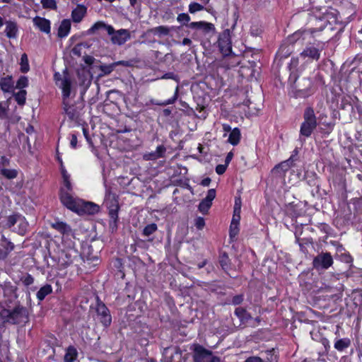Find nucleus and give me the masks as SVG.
Returning a JSON list of instances; mask_svg holds the SVG:
<instances>
[{
  "label": "nucleus",
  "instance_id": "7ed1b4c3",
  "mask_svg": "<svg viewBox=\"0 0 362 362\" xmlns=\"http://www.w3.org/2000/svg\"><path fill=\"white\" fill-rule=\"evenodd\" d=\"M312 81L308 78H297L291 90L296 98H305L315 93Z\"/></svg>",
  "mask_w": 362,
  "mask_h": 362
},
{
  "label": "nucleus",
  "instance_id": "2f4dec72",
  "mask_svg": "<svg viewBox=\"0 0 362 362\" xmlns=\"http://www.w3.org/2000/svg\"><path fill=\"white\" fill-rule=\"evenodd\" d=\"M211 205L212 202L204 198L199 204V210L200 212L205 214L208 212Z\"/></svg>",
  "mask_w": 362,
  "mask_h": 362
},
{
  "label": "nucleus",
  "instance_id": "6e6552de",
  "mask_svg": "<svg viewBox=\"0 0 362 362\" xmlns=\"http://www.w3.org/2000/svg\"><path fill=\"white\" fill-rule=\"evenodd\" d=\"M60 199L67 209L74 212L76 211L81 202L80 199L74 198L70 193L64 190L61 191Z\"/></svg>",
  "mask_w": 362,
  "mask_h": 362
},
{
  "label": "nucleus",
  "instance_id": "393cba45",
  "mask_svg": "<svg viewBox=\"0 0 362 362\" xmlns=\"http://www.w3.org/2000/svg\"><path fill=\"white\" fill-rule=\"evenodd\" d=\"M18 32V28L16 23L12 21L6 22L5 33L8 38H15Z\"/></svg>",
  "mask_w": 362,
  "mask_h": 362
},
{
  "label": "nucleus",
  "instance_id": "473e14b6",
  "mask_svg": "<svg viewBox=\"0 0 362 362\" xmlns=\"http://www.w3.org/2000/svg\"><path fill=\"white\" fill-rule=\"evenodd\" d=\"M17 223H18V227H19L18 233L21 235H23L27 230V227H28L27 221H25V219L23 216L20 215Z\"/></svg>",
  "mask_w": 362,
  "mask_h": 362
},
{
  "label": "nucleus",
  "instance_id": "09e8293b",
  "mask_svg": "<svg viewBox=\"0 0 362 362\" xmlns=\"http://www.w3.org/2000/svg\"><path fill=\"white\" fill-rule=\"evenodd\" d=\"M177 21L184 25H186L190 21V17L188 14L182 13H180L177 17Z\"/></svg>",
  "mask_w": 362,
  "mask_h": 362
},
{
  "label": "nucleus",
  "instance_id": "a18cd8bd",
  "mask_svg": "<svg viewBox=\"0 0 362 362\" xmlns=\"http://www.w3.org/2000/svg\"><path fill=\"white\" fill-rule=\"evenodd\" d=\"M153 32L160 35H167L170 33V29L166 26L160 25L155 28Z\"/></svg>",
  "mask_w": 362,
  "mask_h": 362
},
{
  "label": "nucleus",
  "instance_id": "052dcab7",
  "mask_svg": "<svg viewBox=\"0 0 362 362\" xmlns=\"http://www.w3.org/2000/svg\"><path fill=\"white\" fill-rule=\"evenodd\" d=\"M77 136L76 134H71V138L70 141V145L73 148H76L77 146Z\"/></svg>",
  "mask_w": 362,
  "mask_h": 362
},
{
  "label": "nucleus",
  "instance_id": "f704fd0d",
  "mask_svg": "<svg viewBox=\"0 0 362 362\" xmlns=\"http://www.w3.org/2000/svg\"><path fill=\"white\" fill-rule=\"evenodd\" d=\"M1 173L2 175H4L5 177L8 179H13L16 177L18 175L17 170L14 169H6V168H1Z\"/></svg>",
  "mask_w": 362,
  "mask_h": 362
},
{
  "label": "nucleus",
  "instance_id": "e2e57ef3",
  "mask_svg": "<svg viewBox=\"0 0 362 362\" xmlns=\"http://www.w3.org/2000/svg\"><path fill=\"white\" fill-rule=\"evenodd\" d=\"M33 282H34V279L30 275H28L23 279V283L26 286H29V285L32 284Z\"/></svg>",
  "mask_w": 362,
  "mask_h": 362
},
{
  "label": "nucleus",
  "instance_id": "1a4fd4ad",
  "mask_svg": "<svg viewBox=\"0 0 362 362\" xmlns=\"http://www.w3.org/2000/svg\"><path fill=\"white\" fill-rule=\"evenodd\" d=\"M109 35H111L112 43L119 46L124 45L131 37L129 31L127 29L115 30L113 28L112 32Z\"/></svg>",
  "mask_w": 362,
  "mask_h": 362
},
{
  "label": "nucleus",
  "instance_id": "4be33fe9",
  "mask_svg": "<svg viewBox=\"0 0 362 362\" xmlns=\"http://www.w3.org/2000/svg\"><path fill=\"white\" fill-rule=\"evenodd\" d=\"M104 29L108 34H111L113 30V27L110 25L105 24L104 22L98 21L92 25L90 28L88 30V34H93L97 30Z\"/></svg>",
  "mask_w": 362,
  "mask_h": 362
},
{
  "label": "nucleus",
  "instance_id": "39448f33",
  "mask_svg": "<svg viewBox=\"0 0 362 362\" xmlns=\"http://www.w3.org/2000/svg\"><path fill=\"white\" fill-rule=\"evenodd\" d=\"M95 319L98 320L105 327H107L112 322V317L107 307L97 298V303L95 308Z\"/></svg>",
  "mask_w": 362,
  "mask_h": 362
},
{
  "label": "nucleus",
  "instance_id": "69168bd1",
  "mask_svg": "<svg viewBox=\"0 0 362 362\" xmlns=\"http://www.w3.org/2000/svg\"><path fill=\"white\" fill-rule=\"evenodd\" d=\"M83 133L84 134L85 138L86 139V141L88 142V144L90 145H92L93 143H92L91 139L89 137L88 130L85 128H83Z\"/></svg>",
  "mask_w": 362,
  "mask_h": 362
},
{
  "label": "nucleus",
  "instance_id": "6e6d98bb",
  "mask_svg": "<svg viewBox=\"0 0 362 362\" xmlns=\"http://www.w3.org/2000/svg\"><path fill=\"white\" fill-rule=\"evenodd\" d=\"M227 166L226 164L224 165H222V164H220V165H218L216 168V172L218 175H222L223 174L226 170V168H227Z\"/></svg>",
  "mask_w": 362,
  "mask_h": 362
},
{
  "label": "nucleus",
  "instance_id": "13d9d810",
  "mask_svg": "<svg viewBox=\"0 0 362 362\" xmlns=\"http://www.w3.org/2000/svg\"><path fill=\"white\" fill-rule=\"evenodd\" d=\"M162 78H165V79H173V80H175V81H178V78L176 75H175L172 72H168V73H166L163 76H162Z\"/></svg>",
  "mask_w": 362,
  "mask_h": 362
},
{
  "label": "nucleus",
  "instance_id": "0eeeda50",
  "mask_svg": "<svg viewBox=\"0 0 362 362\" xmlns=\"http://www.w3.org/2000/svg\"><path fill=\"white\" fill-rule=\"evenodd\" d=\"M221 52L225 55H229L232 52V45L229 30H224L219 36L218 40Z\"/></svg>",
  "mask_w": 362,
  "mask_h": 362
},
{
  "label": "nucleus",
  "instance_id": "ddd939ff",
  "mask_svg": "<svg viewBox=\"0 0 362 362\" xmlns=\"http://www.w3.org/2000/svg\"><path fill=\"white\" fill-rule=\"evenodd\" d=\"M64 111L71 120H77L80 116L81 109L74 105H69L63 100Z\"/></svg>",
  "mask_w": 362,
  "mask_h": 362
},
{
  "label": "nucleus",
  "instance_id": "dca6fc26",
  "mask_svg": "<svg viewBox=\"0 0 362 362\" xmlns=\"http://www.w3.org/2000/svg\"><path fill=\"white\" fill-rule=\"evenodd\" d=\"M235 315L238 317L240 322L236 325L234 323V326L236 327H241L242 325L246 324L249 320L252 318L250 313L247 310L241 307H238L235 310Z\"/></svg>",
  "mask_w": 362,
  "mask_h": 362
},
{
  "label": "nucleus",
  "instance_id": "ea45409f",
  "mask_svg": "<svg viewBox=\"0 0 362 362\" xmlns=\"http://www.w3.org/2000/svg\"><path fill=\"white\" fill-rule=\"evenodd\" d=\"M3 291L4 295H8L9 296H13L15 294V288L11 285H0V290Z\"/></svg>",
  "mask_w": 362,
  "mask_h": 362
},
{
  "label": "nucleus",
  "instance_id": "f257e3e1",
  "mask_svg": "<svg viewBox=\"0 0 362 362\" xmlns=\"http://www.w3.org/2000/svg\"><path fill=\"white\" fill-rule=\"evenodd\" d=\"M330 30V28L327 26L320 27V28H313L303 32H296L292 36H290L287 41L289 44L293 43L300 39V37H303V40H305L308 36H312L318 42L323 43L327 42L329 39V35H326Z\"/></svg>",
  "mask_w": 362,
  "mask_h": 362
},
{
  "label": "nucleus",
  "instance_id": "603ef678",
  "mask_svg": "<svg viewBox=\"0 0 362 362\" xmlns=\"http://www.w3.org/2000/svg\"><path fill=\"white\" fill-rule=\"evenodd\" d=\"M2 240L6 243V245L4 246L5 250L11 252L14 249L13 243L8 241L4 236H2Z\"/></svg>",
  "mask_w": 362,
  "mask_h": 362
},
{
  "label": "nucleus",
  "instance_id": "7c9ffc66",
  "mask_svg": "<svg viewBox=\"0 0 362 362\" xmlns=\"http://www.w3.org/2000/svg\"><path fill=\"white\" fill-rule=\"evenodd\" d=\"M52 286L49 284H46L37 291V298H38L39 300H42L48 294L52 293Z\"/></svg>",
  "mask_w": 362,
  "mask_h": 362
},
{
  "label": "nucleus",
  "instance_id": "aec40b11",
  "mask_svg": "<svg viewBox=\"0 0 362 362\" xmlns=\"http://www.w3.org/2000/svg\"><path fill=\"white\" fill-rule=\"evenodd\" d=\"M87 8L83 5H78L76 8L72 11L71 17L74 23H80L85 16Z\"/></svg>",
  "mask_w": 362,
  "mask_h": 362
},
{
  "label": "nucleus",
  "instance_id": "79ce46f5",
  "mask_svg": "<svg viewBox=\"0 0 362 362\" xmlns=\"http://www.w3.org/2000/svg\"><path fill=\"white\" fill-rule=\"evenodd\" d=\"M115 68L114 63L110 64H103L100 66V70L105 74L108 75L114 70Z\"/></svg>",
  "mask_w": 362,
  "mask_h": 362
},
{
  "label": "nucleus",
  "instance_id": "c756f323",
  "mask_svg": "<svg viewBox=\"0 0 362 362\" xmlns=\"http://www.w3.org/2000/svg\"><path fill=\"white\" fill-rule=\"evenodd\" d=\"M77 356V351L73 346H69L66 349V354L64 356V362H74Z\"/></svg>",
  "mask_w": 362,
  "mask_h": 362
},
{
  "label": "nucleus",
  "instance_id": "b1692460",
  "mask_svg": "<svg viewBox=\"0 0 362 362\" xmlns=\"http://www.w3.org/2000/svg\"><path fill=\"white\" fill-rule=\"evenodd\" d=\"M52 228L58 230L62 234L69 233L71 231V228L69 225L63 221H55L50 223Z\"/></svg>",
  "mask_w": 362,
  "mask_h": 362
},
{
  "label": "nucleus",
  "instance_id": "cd10ccee",
  "mask_svg": "<svg viewBox=\"0 0 362 362\" xmlns=\"http://www.w3.org/2000/svg\"><path fill=\"white\" fill-rule=\"evenodd\" d=\"M177 95H178V87L176 88L174 96L173 98H171L167 100H164V101H158V100L152 99L150 100V102L151 104H153L156 105H159V106H165L168 105H171V104H173L177 99Z\"/></svg>",
  "mask_w": 362,
  "mask_h": 362
},
{
  "label": "nucleus",
  "instance_id": "0e129e2a",
  "mask_svg": "<svg viewBox=\"0 0 362 362\" xmlns=\"http://www.w3.org/2000/svg\"><path fill=\"white\" fill-rule=\"evenodd\" d=\"M62 79H64V74L62 75L59 73H56L54 74V80L56 81V84L59 86V84L62 82Z\"/></svg>",
  "mask_w": 362,
  "mask_h": 362
},
{
  "label": "nucleus",
  "instance_id": "c9c22d12",
  "mask_svg": "<svg viewBox=\"0 0 362 362\" xmlns=\"http://www.w3.org/2000/svg\"><path fill=\"white\" fill-rule=\"evenodd\" d=\"M158 229L156 223H151L144 227L143 230V235L144 236H149L155 233Z\"/></svg>",
  "mask_w": 362,
  "mask_h": 362
},
{
  "label": "nucleus",
  "instance_id": "680f3d73",
  "mask_svg": "<svg viewBox=\"0 0 362 362\" xmlns=\"http://www.w3.org/2000/svg\"><path fill=\"white\" fill-rule=\"evenodd\" d=\"M245 362H263V360L258 356H251L247 358Z\"/></svg>",
  "mask_w": 362,
  "mask_h": 362
},
{
  "label": "nucleus",
  "instance_id": "2eb2a0df",
  "mask_svg": "<svg viewBox=\"0 0 362 362\" xmlns=\"http://www.w3.org/2000/svg\"><path fill=\"white\" fill-rule=\"evenodd\" d=\"M187 26L192 29L202 30L205 33L214 32L215 30L214 24L205 21L192 22Z\"/></svg>",
  "mask_w": 362,
  "mask_h": 362
},
{
  "label": "nucleus",
  "instance_id": "f8f14e48",
  "mask_svg": "<svg viewBox=\"0 0 362 362\" xmlns=\"http://www.w3.org/2000/svg\"><path fill=\"white\" fill-rule=\"evenodd\" d=\"M181 354V350L177 346L168 347L163 351V356L167 362H175V358L180 360Z\"/></svg>",
  "mask_w": 362,
  "mask_h": 362
},
{
  "label": "nucleus",
  "instance_id": "c03bdc74",
  "mask_svg": "<svg viewBox=\"0 0 362 362\" xmlns=\"http://www.w3.org/2000/svg\"><path fill=\"white\" fill-rule=\"evenodd\" d=\"M204 6L198 3L193 2L189 5V11L191 13H194L197 11H202L204 9Z\"/></svg>",
  "mask_w": 362,
  "mask_h": 362
},
{
  "label": "nucleus",
  "instance_id": "5701e85b",
  "mask_svg": "<svg viewBox=\"0 0 362 362\" xmlns=\"http://www.w3.org/2000/svg\"><path fill=\"white\" fill-rule=\"evenodd\" d=\"M71 29V22L69 20H63L58 29V36L61 38L68 35Z\"/></svg>",
  "mask_w": 362,
  "mask_h": 362
},
{
  "label": "nucleus",
  "instance_id": "9b49d317",
  "mask_svg": "<svg viewBox=\"0 0 362 362\" xmlns=\"http://www.w3.org/2000/svg\"><path fill=\"white\" fill-rule=\"evenodd\" d=\"M99 211L98 205L89 202H84L81 199L78 207L76 209V213L79 215L83 214H95Z\"/></svg>",
  "mask_w": 362,
  "mask_h": 362
},
{
  "label": "nucleus",
  "instance_id": "338daca9",
  "mask_svg": "<svg viewBox=\"0 0 362 362\" xmlns=\"http://www.w3.org/2000/svg\"><path fill=\"white\" fill-rule=\"evenodd\" d=\"M1 163L3 166H8V165H9L10 160L6 157L1 156Z\"/></svg>",
  "mask_w": 362,
  "mask_h": 362
},
{
  "label": "nucleus",
  "instance_id": "4c0bfd02",
  "mask_svg": "<svg viewBox=\"0 0 362 362\" xmlns=\"http://www.w3.org/2000/svg\"><path fill=\"white\" fill-rule=\"evenodd\" d=\"M118 210L119 206L117 204H112L110 208L109 216L114 222H116L118 218Z\"/></svg>",
  "mask_w": 362,
  "mask_h": 362
},
{
  "label": "nucleus",
  "instance_id": "4d7b16f0",
  "mask_svg": "<svg viewBox=\"0 0 362 362\" xmlns=\"http://www.w3.org/2000/svg\"><path fill=\"white\" fill-rule=\"evenodd\" d=\"M205 222L204 219L202 217H198L195 220V226L198 229H202L204 226Z\"/></svg>",
  "mask_w": 362,
  "mask_h": 362
},
{
  "label": "nucleus",
  "instance_id": "f3484780",
  "mask_svg": "<svg viewBox=\"0 0 362 362\" xmlns=\"http://www.w3.org/2000/svg\"><path fill=\"white\" fill-rule=\"evenodd\" d=\"M166 148L164 146L160 145L156 148L155 151L145 153L144 159L146 160H155L164 157Z\"/></svg>",
  "mask_w": 362,
  "mask_h": 362
},
{
  "label": "nucleus",
  "instance_id": "774afa93",
  "mask_svg": "<svg viewBox=\"0 0 362 362\" xmlns=\"http://www.w3.org/2000/svg\"><path fill=\"white\" fill-rule=\"evenodd\" d=\"M233 154L232 152H229L225 159V164L228 165L233 158Z\"/></svg>",
  "mask_w": 362,
  "mask_h": 362
},
{
  "label": "nucleus",
  "instance_id": "49530a36",
  "mask_svg": "<svg viewBox=\"0 0 362 362\" xmlns=\"http://www.w3.org/2000/svg\"><path fill=\"white\" fill-rule=\"evenodd\" d=\"M28 85V80L26 76H22L19 78L16 83L17 88H23Z\"/></svg>",
  "mask_w": 362,
  "mask_h": 362
},
{
  "label": "nucleus",
  "instance_id": "5fc2aeb1",
  "mask_svg": "<svg viewBox=\"0 0 362 362\" xmlns=\"http://www.w3.org/2000/svg\"><path fill=\"white\" fill-rule=\"evenodd\" d=\"M216 197V190L214 189H211L208 191L207 195L205 197V199H208L209 201L211 202L215 199Z\"/></svg>",
  "mask_w": 362,
  "mask_h": 362
},
{
  "label": "nucleus",
  "instance_id": "37998d69",
  "mask_svg": "<svg viewBox=\"0 0 362 362\" xmlns=\"http://www.w3.org/2000/svg\"><path fill=\"white\" fill-rule=\"evenodd\" d=\"M19 216L20 215L18 214H14L8 216L6 226L8 228H11L16 223H17Z\"/></svg>",
  "mask_w": 362,
  "mask_h": 362
},
{
  "label": "nucleus",
  "instance_id": "412c9836",
  "mask_svg": "<svg viewBox=\"0 0 362 362\" xmlns=\"http://www.w3.org/2000/svg\"><path fill=\"white\" fill-rule=\"evenodd\" d=\"M300 55L303 58H309L314 60H318L320 56V50L314 47H307L301 53Z\"/></svg>",
  "mask_w": 362,
  "mask_h": 362
},
{
  "label": "nucleus",
  "instance_id": "bf43d9fd",
  "mask_svg": "<svg viewBox=\"0 0 362 362\" xmlns=\"http://www.w3.org/2000/svg\"><path fill=\"white\" fill-rule=\"evenodd\" d=\"M114 64H115V66L116 67L117 66H119V65H122L124 66H131L132 64V62H130V61L122 60V61H118V62H114Z\"/></svg>",
  "mask_w": 362,
  "mask_h": 362
},
{
  "label": "nucleus",
  "instance_id": "a211bd4d",
  "mask_svg": "<svg viewBox=\"0 0 362 362\" xmlns=\"http://www.w3.org/2000/svg\"><path fill=\"white\" fill-rule=\"evenodd\" d=\"M34 25L38 28L42 32L47 34L50 33V21L45 18L37 16L33 18Z\"/></svg>",
  "mask_w": 362,
  "mask_h": 362
},
{
  "label": "nucleus",
  "instance_id": "20e7f679",
  "mask_svg": "<svg viewBox=\"0 0 362 362\" xmlns=\"http://www.w3.org/2000/svg\"><path fill=\"white\" fill-rule=\"evenodd\" d=\"M317 126V117L311 107L305 108L303 113V122L300 128V136L309 137Z\"/></svg>",
  "mask_w": 362,
  "mask_h": 362
},
{
  "label": "nucleus",
  "instance_id": "c85d7f7f",
  "mask_svg": "<svg viewBox=\"0 0 362 362\" xmlns=\"http://www.w3.org/2000/svg\"><path fill=\"white\" fill-rule=\"evenodd\" d=\"M351 345V340L348 338L338 339L334 343V348L339 351H342Z\"/></svg>",
  "mask_w": 362,
  "mask_h": 362
},
{
  "label": "nucleus",
  "instance_id": "8fccbe9b",
  "mask_svg": "<svg viewBox=\"0 0 362 362\" xmlns=\"http://www.w3.org/2000/svg\"><path fill=\"white\" fill-rule=\"evenodd\" d=\"M238 232H239L238 225L234 224V223H230V237L231 238L235 237L238 235Z\"/></svg>",
  "mask_w": 362,
  "mask_h": 362
},
{
  "label": "nucleus",
  "instance_id": "864d4df0",
  "mask_svg": "<svg viewBox=\"0 0 362 362\" xmlns=\"http://www.w3.org/2000/svg\"><path fill=\"white\" fill-rule=\"evenodd\" d=\"M243 301V295H237L233 298L231 303L233 305H240V303H242Z\"/></svg>",
  "mask_w": 362,
  "mask_h": 362
},
{
  "label": "nucleus",
  "instance_id": "9d476101",
  "mask_svg": "<svg viewBox=\"0 0 362 362\" xmlns=\"http://www.w3.org/2000/svg\"><path fill=\"white\" fill-rule=\"evenodd\" d=\"M211 351L199 344H194L193 349L194 362H207L211 358Z\"/></svg>",
  "mask_w": 362,
  "mask_h": 362
},
{
  "label": "nucleus",
  "instance_id": "72a5a7b5",
  "mask_svg": "<svg viewBox=\"0 0 362 362\" xmlns=\"http://www.w3.org/2000/svg\"><path fill=\"white\" fill-rule=\"evenodd\" d=\"M30 66L28 64V59L26 54H23L21 58V71L23 73H26L29 71Z\"/></svg>",
  "mask_w": 362,
  "mask_h": 362
},
{
  "label": "nucleus",
  "instance_id": "6ab92c4d",
  "mask_svg": "<svg viewBox=\"0 0 362 362\" xmlns=\"http://www.w3.org/2000/svg\"><path fill=\"white\" fill-rule=\"evenodd\" d=\"M294 159L293 156H291L288 160L276 165L272 170L274 173L281 174L286 172L291 166H293Z\"/></svg>",
  "mask_w": 362,
  "mask_h": 362
},
{
  "label": "nucleus",
  "instance_id": "58836bf2",
  "mask_svg": "<svg viewBox=\"0 0 362 362\" xmlns=\"http://www.w3.org/2000/svg\"><path fill=\"white\" fill-rule=\"evenodd\" d=\"M26 91L24 90H20L14 95L15 100L18 105H23L25 103Z\"/></svg>",
  "mask_w": 362,
  "mask_h": 362
},
{
  "label": "nucleus",
  "instance_id": "3c124183",
  "mask_svg": "<svg viewBox=\"0 0 362 362\" xmlns=\"http://www.w3.org/2000/svg\"><path fill=\"white\" fill-rule=\"evenodd\" d=\"M340 106H341V108H342V109H346L349 107L352 108V106L351 104V98L350 97L343 98L341 100Z\"/></svg>",
  "mask_w": 362,
  "mask_h": 362
},
{
  "label": "nucleus",
  "instance_id": "e433bc0d",
  "mask_svg": "<svg viewBox=\"0 0 362 362\" xmlns=\"http://www.w3.org/2000/svg\"><path fill=\"white\" fill-rule=\"evenodd\" d=\"M219 262L222 269L227 271L229 267L230 259L226 253H223L220 256Z\"/></svg>",
  "mask_w": 362,
  "mask_h": 362
},
{
  "label": "nucleus",
  "instance_id": "423d86ee",
  "mask_svg": "<svg viewBox=\"0 0 362 362\" xmlns=\"http://www.w3.org/2000/svg\"><path fill=\"white\" fill-rule=\"evenodd\" d=\"M333 264V258L329 252H320L314 257L313 266L317 270H325Z\"/></svg>",
  "mask_w": 362,
  "mask_h": 362
},
{
  "label": "nucleus",
  "instance_id": "a19ab883",
  "mask_svg": "<svg viewBox=\"0 0 362 362\" xmlns=\"http://www.w3.org/2000/svg\"><path fill=\"white\" fill-rule=\"evenodd\" d=\"M42 7L45 8L57 9V3L55 0H41Z\"/></svg>",
  "mask_w": 362,
  "mask_h": 362
},
{
  "label": "nucleus",
  "instance_id": "f03ea898",
  "mask_svg": "<svg viewBox=\"0 0 362 362\" xmlns=\"http://www.w3.org/2000/svg\"><path fill=\"white\" fill-rule=\"evenodd\" d=\"M4 322L11 325L24 324L28 322V310L21 305L16 306L11 310H4L2 313Z\"/></svg>",
  "mask_w": 362,
  "mask_h": 362
},
{
  "label": "nucleus",
  "instance_id": "4468645a",
  "mask_svg": "<svg viewBox=\"0 0 362 362\" xmlns=\"http://www.w3.org/2000/svg\"><path fill=\"white\" fill-rule=\"evenodd\" d=\"M71 80L66 74H64V79H62L59 87L62 90L63 100H66L71 95Z\"/></svg>",
  "mask_w": 362,
  "mask_h": 362
},
{
  "label": "nucleus",
  "instance_id": "a878e982",
  "mask_svg": "<svg viewBox=\"0 0 362 362\" xmlns=\"http://www.w3.org/2000/svg\"><path fill=\"white\" fill-rule=\"evenodd\" d=\"M292 52V46L290 45L283 44L281 45L276 53V57L280 59L287 58Z\"/></svg>",
  "mask_w": 362,
  "mask_h": 362
},
{
  "label": "nucleus",
  "instance_id": "bb28decb",
  "mask_svg": "<svg viewBox=\"0 0 362 362\" xmlns=\"http://www.w3.org/2000/svg\"><path fill=\"white\" fill-rule=\"evenodd\" d=\"M240 136L241 134L240 129L238 128H234L229 134L228 141L230 144L236 146L240 142Z\"/></svg>",
  "mask_w": 362,
  "mask_h": 362
},
{
  "label": "nucleus",
  "instance_id": "de8ad7c7",
  "mask_svg": "<svg viewBox=\"0 0 362 362\" xmlns=\"http://www.w3.org/2000/svg\"><path fill=\"white\" fill-rule=\"evenodd\" d=\"M0 86L3 91L8 92L10 91L12 86L10 83V79H4L0 82Z\"/></svg>",
  "mask_w": 362,
  "mask_h": 362
}]
</instances>
